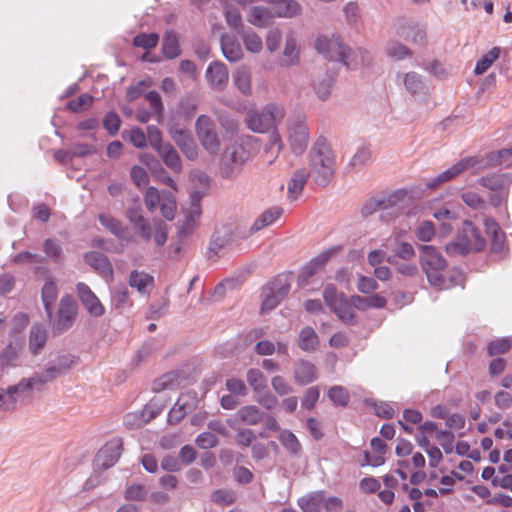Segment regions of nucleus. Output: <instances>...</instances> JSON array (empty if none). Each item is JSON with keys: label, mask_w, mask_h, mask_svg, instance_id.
Wrapping results in <instances>:
<instances>
[{"label": "nucleus", "mask_w": 512, "mask_h": 512, "mask_svg": "<svg viewBox=\"0 0 512 512\" xmlns=\"http://www.w3.org/2000/svg\"><path fill=\"white\" fill-rule=\"evenodd\" d=\"M315 48L326 59L341 62L350 69H356L368 59L366 51L362 49L351 50L343 44L340 36L335 34L318 36L315 41Z\"/></svg>", "instance_id": "1"}, {"label": "nucleus", "mask_w": 512, "mask_h": 512, "mask_svg": "<svg viewBox=\"0 0 512 512\" xmlns=\"http://www.w3.org/2000/svg\"><path fill=\"white\" fill-rule=\"evenodd\" d=\"M126 217L130 222L136 235L144 242L153 239L158 247H162L168 238V226L160 220L154 219L151 222L143 214L142 206L138 200H135L126 210Z\"/></svg>", "instance_id": "2"}, {"label": "nucleus", "mask_w": 512, "mask_h": 512, "mask_svg": "<svg viewBox=\"0 0 512 512\" xmlns=\"http://www.w3.org/2000/svg\"><path fill=\"white\" fill-rule=\"evenodd\" d=\"M286 116L285 106L280 102H268L261 109H249L244 117L248 130L266 134L278 130Z\"/></svg>", "instance_id": "3"}, {"label": "nucleus", "mask_w": 512, "mask_h": 512, "mask_svg": "<svg viewBox=\"0 0 512 512\" xmlns=\"http://www.w3.org/2000/svg\"><path fill=\"white\" fill-rule=\"evenodd\" d=\"M309 164L317 184L325 186L334 174L335 158L330 145L319 138L309 153Z\"/></svg>", "instance_id": "4"}, {"label": "nucleus", "mask_w": 512, "mask_h": 512, "mask_svg": "<svg viewBox=\"0 0 512 512\" xmlns=\"http://www.w3.org/2000/svg\"><path fill=\"white\" fill-rule=\"evenodd\" d=\"M260 140L256 137H248L245 142H234L224 150L220 158V172L226 179L236 177L244 164L250 160L249 145H258Z\"/></svg>", "instance_id": "5"}, {"label": "nucleus", "mask_w": 512, "mask_h": 512, "mask_svg": "<svg viewBox=\"0 0 512 512\" xmlns=\"http://www.w3.org/2000/svg\"><path fill=\"white\" fill-rule=\"evenodd\" d=\"M485 245V239L473 223L464 221L457 239L446 245V252L451 255H466L471 251H481Z\"/></svg>", "instance_id": "6"}, {"label": "nucleus", "mask_w": 512, "mask_h": 512, "mask_svg": "<svg viewBox=\"0 0 512 512\" xmlns=\"http://www.w3.org/2000/svg\"><path fill=\"white\" fill-rule=\"evenodd\" d=\"M420 263L430 285L436 288L444 285V272L447 263L434 246H421Z\"/></svg>", "instance_id": "7"}, {"label": "nucleus", "mask_w": 512, "mask_h": 512, "mask_svg": "<svg viewBox=\"0 0 512 512\" xmlns=\"http://www.w3.org/2000/svg\"><path fill=\"white\" fill-rule=\"evenodd\" d=\"M196 136L203 149L211 155L221 150L220 131L215 121L208 115H199L195 122Z\"/></svg>", "instance_id": "8"}, {"label": "nucleus", "mask_w": 512, "mask_h": 512, "mask_svg": "<svg viewBox=\"0 0 512 512\" xmlns=\"http://www.w3.org/2000/svg\"><path fill=\"white\" fill-rule=\"evenodd\" d=\"M287 141L293 154L302 155L308 146L309 128L304 115L288 118L286 122Z\"/></svg>", "instance_id": "9"}, {"label": "nucleus", "mask_w": 512, "mask_h": 512, "mask_svg": "<svg viewBox=\"0 0 512 512\" xmlns=\"http://www.w3.org/2000/svg\"><path fill=\"white\" fill-rule=\"evenodd\" d=\"M480 161L476 157H467L459 160L447 170L441 172L430 180H427L426 187L428 189H436L446 182H449L462 174L463 172L475 168Z\"/></svg>", "instance_id": "10"}, {"label": "nucleus", "mask_w": 512, "mask_h": 512, "mask_svg": "<svg viewBox=\"0 0 512 512\" xmlns=\"http://www.w3.org/2000/svg\"><path fill=\"white\" fill-rule=\"evenodd\" d=\"M123 448L120 438L108 441L96 454L94 465L96 469H108L119 460Z\"/></svg>", "instance_id": "11"}, {"label": "nucleus", "mask_w": 512, "mask_h": 512, "mask_svg": "<svg viewBox=\"0 0 512 512\" xmlns=\"http://www.w3.org/2000/svg\"><path fill=\"white\" fill-rule=\"evenodd\" d=\"M237 242L234 233L230 227H221L217 229L211 238L209 244V253L220 257L236 248Z\"/></svg>", "instance_id": "12"}, {"label": "nucleus", "mask_w": 512, "mask_h": 512, "mask_svg": "<svg viewBox=\"0 0 512 512\" xmlns=\"http://www.w3.org/2000/svg\"><path fill=\"white\" fill-rule=\"evenodd\" d=\"M406 196V191L397 190L388 196L371 198L362 207L361 213L363 216H368L379 210H387L396 206Z\"/></svg>", "instance_id": "13"}, {"label": "nucleus", "mask_w": 512, "mask_h": 512, "mask_svg": "<svg viewBox=\"0 0 512 512\" xmlns=\"http://www.w3.org/2000/svg\"><path fill=\"white\" fill-rule=\"evenodd\" d=\"M205 78L211 89L216 91L225 90L229 80V71L226 64L221 61L211 62L206 69Z\"/></svg>", "instance_id": "14"}, {"label": "nucleus", "mask_w": 512, "mask_h": 512, "mask_svg": "<svg viewBox=\"0 0 512 512\" xmlns=\"http://www.w3.org/2000/svg\"><path fill=\"white\" fill-rule=\"evenodd\" d=\"M76 317V307L69 296L63 297L60 301L58 317L53 324V331L57 334L69 329Z\"/></svg>", "instance_id": "15"}, {"label": "nucleus", "mask_w": 512, "mask_h": 512, "mask_svg": "<svg viewBox=\"0 0 512 512\" xmlns=\"http://www.w3.org/2000/svg\"><path fill=\"white\" fill-rule=\"evenodd\" d=\"M196 402L197 397L195 393L188 392L181 394L168 413V422L171 424L178 423L194 409Z\"/></svg>", "instance_id": "16"}, {"label": "nucleus", "mask_w": 512, "mask_h": 512, "mask_svg": "<svg viewBox=\"0 0 512 512\" xmlns=\"http://www.w3.org/2000/svg\"><path fill=\"white\" fill-rule=\"evenodd\" d=\"M76 291L81 303L90 315L100 317L105 313L104 306L88 285L80 282L76 286Z\"/></svg>", "instance_id": "17"}, {"label": "nucleus", "mask_w": 512, "mask_h": 512, "mask_svg": "<svg viewBox=\"0 0 512 512\" xmlns=\"http://www.w3.org/2000/svg\"><path fill=\"white\" fill-rule=\"evenodd\" d=\"M405 90L414 97H425L429 94V86L424 81L423 77L417 72L410 71L397 76Z\"/></svg>", "instance_id": "18"}, {"label": "nucleus", "mask_w": 512, "mask_h": 512, "mask_svg": "<svg viewBox=\"0 0 512 512\" xmlns=\"http://www.w3.org/2000/svg\"><path fill=\"white\" fill-rule=\"evenodd\" d=\"M396 33L413 44L424 45L426 43V30L416 22L404 21L399 23L396 27Z\"/></svg>", "instance_id": "19"}, {"label": "nucleus", "mask_w": 512, "mask_h": 512, "mask_svg": "<svg viewBox=\"0 0 512 512\" xmlns=\"http://www.w3.org/2000/svg\"><path fill=\"white\" fill-rule=\"evenodd\" d=\"M309 176L310 171L304 167L293 171L287 182V197L289 200L295 201L300 197Z\"/></svg>", "instance_id": "20"}, {"label": "nucleus", "mask_w": 512, "mask_h": 512, "mask_svg": "<svg viewBox=\"0 0 512 512\" xmlns=\"http://www.w3.org/2000/svg\"><path fill=\"white\" fill-rule=\"evenodd\" d=\"M300 48L298 46L295 32L290 30L285 36V45L283 50L282 66L290 67L299 64Z\"/></svg>", "instance_id": "21"}, {"label": "nucleus", "mask_w": 512, "mask_h": 512, "mask_svg": "<svg viewBox=\"0 0 512 512\" xmlns=\"http://www.w3.org/2000/svg\"><path fill=\"white\" fill-rule=\"evenodd\" d=\"M220 44L223 56L229 62H238L243 58V49L236 36L223 34L221 36Z\"/></svg>", "instance_id": "22"}, {"label": "nucleus", "mask_w": 512, "mask_h": 512, "mask_svg": "<svg viewBox=\"0 0 512 512\" xmlns=\"http://www.w3.org/2000/svg\"><path fill=\"white\" fill-rule=\"evenodd\" d=\"M273 18H275V16L272 9L259 5L250 7L246 14V20L251 25L258 28L269 26Z\"/></svg>", "instance_id": "23"}, {"label": "nucleus", "mask_w": 512, "mask_h": 512, "mask_svg": "<svg viewBox=\"0 0 512 512\" xmlns=\"http://www.w3.org/2000/svg\"><path fill=\"white\" fill-rule=\"evenodd\" d=\"M85 262L103 277H112L113 267L106 255L91 251L84 255Z\"/></svg>", "instance_id": "24"}, {"label": "nucleus", "mask_w": 512, "mask_h": 512, "mask_svg": "<svg viewBox=\"0 0 512 512\" xmlns=\"http://www.w3.org/2000/svg\"><path fill=\"white\" fill-rule=\"evenodd\" d=\"M340 250V247H332L310 260L302 269L300 277L308 279L313 276L319 269H321L328 260Z\"/></svg>", "instance_id": "25"}, {"label": "nucleus", "mask_w": 512, "mask_h": 512, "mask_svg": "<svg viewBox=\"0 0 512 512\" xmlns=\"http://www.w3.org/2000/svg\"><path fill=\"white\" fill-rule=\"evenodd\" d=\"M294 380L299 385H307L317 379L315 365L307 360H299L294 366Z\"/></svg>", "instance_id": "26"}, {"label": "nucleus", "mask_w": 512, "mask_h": 512, "mask_svg": "<svg viewBox=\"0 0 512 512\" xmlns=\"http://www.w3.org/2000/svg\"><path fill=\"white\" fill-rule=\"evenodd\" d=\"M34 389L40 390L37 383L34 382L33 376L30 378H23L16 385L8 387V389L5 391L8 395L11 396L12 409L15 407L17 401L22 400L28 396L29 393Z\"/></svg>", "instance_id": "27"}, {"label": "nucleus", "mask_w": 512, "mask_h": 512, "mask_svg": "<svg viewBox=\"0 0 512 512\" xmlns=\"http://www.w3.org/2000/svg\"><path fill=\"white\" fill-rule=\"evenodd\" d=\"M129 285L139 294L147 295L154 288V277L144 271L132 270L129 275Z\"/></svg>", "instance_id": "28"}, {"label": "nucleus", "mask_w": 512, "mask_h": 512, "mask_svg": "<svg viewBox=\"0 0 512 512\" xmlns=\"http://www.w3.org/2000/svg\"><path fill=\"white\" fill-rule=\"evenodd\" d=\"M23 344L24 338L22 336H12L9 344L0 355L1 364L5 366H14L23 347Z\"/></svg>", "instance_id": "29"}, {"label": "nucleus", "mask_w": 512, "mask_h": 512, "mask_svg": "<svg viewBox=\"0 0 512 512\" xmlns=\"http://www.w3.org/2000/svg\"><path fill=\"white\" fill-rule=\"evenodd\" d=\"M99 222L102 226H104L107 230H109L116 237L126 240L133 241L134 238L132 235H129L127 227H125L121 221L114 218L108 214H100Z\"/></svg>", "instance_id": "30"}, {"label": "nucleus", "mask_w": 512, "mask_h": 512, "mask_svg": "<svg viewBox=\"0 0 512 512\" xmlns=\"http://www.w3.org/2000/svg\"><path fill=\"white\" fill-rule=\"evenodd\" d=\"M232 80L238 91L244 96L252 93L251 70L246 65H241L235 69Z\"/></svg>", "instance_id": "31"}, {"label": "nucleus", "mask_w": 512, "mask_h": 512, "mask_svg": "<svg viewBox=\"0 0 512 512\" xmlns=\"http://www.w3.org/2000/svg\"><path fill=\"white\" fill-rule=\"evenodd\" d=\"M487 234L491 237V250L494 253H501L504 250V233L499 229L493 219L484 221Z\"/></svg>", "instance_id": "32"}, {"label": "nucleus", "mask_w": 512, "mask_h": 512, "mask_svg": "<svg viewBox=\"0 0 512 512\" xmlns=\"http://www.w3.org/2000/svg\"><path fill=\"white\" fill-rule=\"evenodd\" d=\"M47 342V331L41 324H34L30 331L29 336V349L37 355L45 346Z\"/></svg>", "instance_id": "33"}, {"label": "nucleus", "mask_w": 512, "mask_h": 512, "mask_svg": "<svg viewBox=\"0 0 512 512\" xmlns=\"http://www.w3.org/2000/svg\"><path fill=\"white\" fill-rule=\"evenodd\" d=\"M272 12L277 18H294L302 13V6L297 0H283Z\"/></svg>", "instance_id": "34"}, {"label": "nucleus", "mask_w": 512, "mask_h": 512, "mask_svg": "<svg viewBox=\"0 0 512 512\" xmlns=\"http://www.w3.org/2000/svg\"><path fill=\"white\" fill-rule=\"evenodd\" d=\"M512 182V177L509 174H492L482 177L479 180L480 185L493 191H503Z\"/></svg>", "instance_id": "35"}, {"label": "nucleus", "mask_w": 512, "mask_h": 512, "mask_svg": "<svg viewBox=\"0 0 512 512\" xmlns=\"http://www.w3.org/2000/svg\"><path fill=\"white\" fill-rule=\"evenodd\" d=\"M323 504L324 492L322 491L313 492L298 500V505L303 512H321Z\"/></svg>", "instance_id": "36"}, {"label": "nucleus", "mask_w": 512, "mask_h": 512, "mask_svg": "<svg viewBox=\"0 0 512 512\" xmlns=\"http://www.w3.org/2000/svg\"><path fill=\"white\" fill-rule=\"evenodd\" d=\"M180 383V374L178 372L171 371L157 378L153 382L152 390L157 393L164 390H174L179 387Z\"/></svg>", "instance_id": "37"}, {"label": "nucleus", "mask_w": 512, "mask_h": 512, "mask_svg": "<svg viewBox=\"0 0 512 512\" xmlns=\"http://www.w3.org/2000/svg\"><path fill=\"white\" fill-rule=\"evenodd\" d=\"M283 213V209L279 207H272L264 211L250 227L251 232H257L261 229L273 224Z\"/></svg>", "instance_id": "38"}, {"label": "nucleus", "mask_w": 512, "mask_h": 512, "mask_svg": "<svg viewBox=\"0 0 512 512\" xmlns=\"http://www.w3.org/2000/svg\"><path fill=\"white\" fill-rule=\"evenodd\" d=\"M158 154L162 158L163 162L167 167L175 172H178L182 168L181 159L170 143H165L162 148L157 150Z\"/></svg>", "instance_id": "39"}, {"label": "nucleus", "mask_w": 512, "mask_h": 512, "mask_svg": "<svg viewBox=\"0 0 512 512\" xmlns=\"http://www.w3.org/2000/svg\"><path fill=\"white\" fill-rule=\"evenodd\" d=\"M332 84L333 78L327 73L320 75L313 80L312 87L318 99L325 101L329 98Z\"/></svg>", "instance_id": "40"}, {"label": "nucleus", "mask_w": 512, "mask_h": 512, "mask_svg": "<svg viewBox=\"0 0 512 512\" xmlns=\"http://www.w3.org/2000/svg\"><path fill=\"white\" fill-rule=\"evenodd\" d=\"M298 345L303 351H314L319 345V338L315 330L310 327H304L299 333Z\"/></svg>", "instance_id": "41"}, {"label": "nucleus", "mask_w": 512, "mask_h": 512, "mask_svg": "<svg viewBox=\"0 0 512 512\" xmlns=\"http://www.w3.org/2000/svg\"><path fill=\"white\" fill-rule=\"evenodd\" d=\"M162 52L168 59H174L181 54L177 34L173 31H167L164 34L162 42Z\"/></svg>", "instance_id": "42"}, {"label": "nucleus", "mask_w": 512, "mask_h": 512, "mask_svg": "<svg viewBox=\"0 0 512 512\" xmlns=\"http://www.w3.org/2000/svg\"><path fill=\"white\" fill-rule=\"evenodd\" d=\"M283 147L284 144L279 130L269 132L268 141L264 146V152L271 154V159L268 161L269 164H272L278 158Z\"/></svg>", "instance_id": "43"}, {"label": "nucleus", "mask_w": 512, "mask_h": 512, "mask_svg": "<svg viewBox=\"0 0 512 512\" xmlns=\"http://www.w3.org/2000/svg\"><path fill=\"white\" fill-rule=\"evenodd\" d=\"M238 418L247 425H256L263 420L264 413L254 405H247L237 412Z\"/></svg>", "instance_id": "44"}, {"label": "nucleus", "mask_w": 512, "mask_h": 512, "mask_svg": "<svg viewBox=\"0 0 512 512\" xmlns=\"http://www.w3.org/2000/svg\"><path fill=\"white\" fill-rule=\"evenodd\" d=\"M111 304L112 307L118 311H122L132 306L128 289L125 286L115 287L112 290Z\"/></svg>", "instance_id": "45"}, {"label": "nucleus", "mask_w": 512, "mask_h": 512, "mask_svg": "<svg viewBox=\"0 0 512 512\" xmlns=\"http://www.w3.org/2000/svg\"><path fill=\"white\" fill-rule=\"evenodd\" d=\"M385 52L389 58L395 61H401L413 55L412 50L396 40H391L387 43Z\"/></svg>", "instance_id": "46"}, {"label": "nucleus", "mask_w": 512, "mask_h": 512, "mask_svg": "<svg viewBox=\"0 0 512 512\" xmlns=\"http://www.w3.org/2000/svg\"><path fill=\"white\" fill-rule=\"evenodd\" d=\"M199 105V99L196 95H185L180 99L179 102V114L182 115L186 120L193 118Z\"/></svg>", "instance_id": "47"}, {"label": "nucleus", "mask_w": 512, "mask_h": 512, "mask_svg": "<svg viewBox=\"0 0 512 512\" xmlns=\"http://www.w3.org/2000/svg\"><path fill=\"white\" fill-rule=\"evenodd\" d=\"M163 200L159 206L161 215L168 221H172L176 214L177 204L174 195L167 190H163Z\"/></svg>", "instance_id": "48"}, {"label": "nucleus", "mask_w": 512, "mask_h": 512, "mask_svg": "<svg viewBox=\"0 0 512 512\" xmlns=\"http://www.w3.org/2000/svg\"><path fill=\"white\" fill-rule=\"evenodd\" d=\"M486 165H504L507 167L512 166V148H505L496 152H491L486 157Z\"/></svg>", "instance_id": "49"}, {"label": "nucleus", "mask_w": 512, "mask_h": 512, "mask_svg": "<svg viewBox=\"0 0 512 512\" xmlns=\"http://www.w3.org/2000/svg\"><path fill=\"white\" fill-rule=\"evenodd\" d=\"M500 52L501 50L499 47H493L490 51L484 54L481 57V59L477 61L474 73L476 75H481L485 73L492 66V64L499 58Z\"/></svg>", "instance_id": "50"}, {"label": "nucleus", "mask_w": 512, "mask_h": 512, "mask_svg": "<svg viewBox=\"0 0 512 512\" xmlns=\"http://www.w3.org/2000/svg\"><path fill=\"white\" fill-rule=\"evenodd\" d=\"M57 287L53 281H47L42 288V300L49 318L52 316V309L57 298Z\"/></svg>", "instance_id": "51"}, {"label": "nucleus", "mask_w": 512, "mask_h": 512, "mask_svg": "<svg viewBox=\"0 0 512 512\" xmlns=\"http://www.w3.org/2000/svg\"><path fill=\"white\" fill-rule=\"evenodd\" d=\"M279 441L284 448L292 455L298 456L301 452V444L294 433L289 430H281Z\"/></svg>", "instance_id": "52"}, {"label": "nucleus", "mask_w": 512, "mask_h": 512, "mask_svg": "<svg viewBox=\"0 0 512 512\" xmlns=\"http://www.w3.org/2000/svg\"><path fill=\"white\" fill-rule=\"evenodd\" d=\"M241 37H242L243 43H244L247 51L256 54L262 50V48H263L262 39L253 30L249 29V30L243 31L241 33Z\"/></svg>", "instance_id": "53"}, {"label": "nucleus", "mask_w": 512, "mask_h": 512, "mask_svg": "<svg viewBox=\"0 0 512 512\" xmlns=\"http://www.w3.org/2000/svg\"><path fill=\"white\" fill-rule=\"evenodd\" d=\"M201 215H195L191 210L187 209L185 212V219L179 226V238L189 236L198 226L199 218Z\"/></svg>", "instance_id": "54"}, {"label": "nucleus", "mask_w": 512, "mask_h": 512, "mask_svg": "<svg viewBox=\"0 0 512 512\" xmlns=\"http://www.w3.org/2000/svg\"><path fill=\"white\" fill-rule=\"evenodd\" d=\"M332 311L342 322L346 324H352L354 322V307L351 301H348L347 298L338 304Z\"/></svg>", "instance_id": "55"}, {"label": "nucleus", "mask_w": 512, "mask_h": 512, "mask_svg": "<svg viewBox=\"0 0 512 512\" xmlns=\"http://www.w3.org/2000/svg\"><path fill=\"white\" fill-rule=\"evenodd\" d=\"M163 191H158L155 187H148L144 195V203L148 212H154L163 200Z\"/></svg>", "instance_id": "56"}, {"label": "nucleus", "mask_w": 512, "mask_h": 512, "mask_svg": "<svg viewBox=\"0 0 512 512\" xmlns=\"http://www.w3.org/2000/svg\"><path fill=\"white\" fill-rule=\"evenodd\" d=\"M62 373L56 368L51 362L43 372L37 373L33 376L34 382L37 383L39 389H41L46 383L58 378Z\"/></svg>", "instance_id": "57"}, {"label": "nucleus", "mask_w": 512, "mask_h": 512, "mask_svg": "<svg viewBox=\"0 0 512 512\" xmlns=\"http://www.w3.org/2000/svg\"><path fill=\"white\" fill-rule=\"evenodd\" d=\"M145 98L153 109L157 122L161 123L164 118V106L160 94L156 91H149Z\"/></svg>", "instance_id": "58"}, {"label": "nucleus", "mask_w": 512, "mask_h": 512, "mask_svg": "<svg viewBox=\"0 0 512 512\" xmlns=\"http://www.w3.org/2000/svg\"><path fill=\"white\" fill-rule=\"evenodd\" d=\"M267 289L284 299L290 290V283L286 276L280 275L269 283Z\"/></svg>", "instance_id": "59"}, {"label": "nucleus", "mask_w": 512, "mask_h": 512, "mask_svg": "<svg viewBox=\"0 0 512 512\" xmlns=\"http://www.w3.org/2000/svg\"><path fill=\"white\" fill-rule=\"evenodd\" d=\"M147 410L141 411L139 414L137 413H129L124 418V423L126 426L130 428H139L148 423L151 419L155 417V414L150 413L148 417H146Z\"/></svg>", "instance_id": "60"}, {"label": "nucleus", "mask_w": 512, "mask_h": 512, "mask_svg": "<svg viewBox=\"0 0 512 512\" xmlns=\"http://www.w3.org/2000/svg\"><path fill=\"white\" fill-rule=\"evenodd\" d=\"M328 397L336 406H346L350 397L348 391L343 386H333L328 390Z\"/></svg>", "instance_id": "61"}, {"label": "nucleus", "mask_w": 512, "mask_h": 512, "mask_svg": "<svg viewBox=\"0 0 512 512\" xmlns=\"http://www.w3.org/2000/svg\"><path fill=\"white\" fill-rule=\"evenodd\" d=\"M225 19L228 25L233 28L237 33L243 27V21L240 11L231 5H225Z\"/></svg>", "instance_id": "62"}, {"label": "nucleus", "mask_w": 512, "mask_h": 512, "mask_svg": "<svg viewBox=\"0 0 512 512\" xmlns=\"http://www.w3.org/2000/svg\"><path fill=\"white\" fill-rule=\"evenodd\" d=\"M246 378L255 392H260L266 388V379L259 369H249Z\"/></svg>", "instance_id": "63"}, {"label": "nucleus", "mask_w": 512, "mask_h": 512, "mask_svg": "<svg viewBox=\"0 0 512 512\" xmlns=\"http://www.w3.org/2000/svg\"><path fill=\"white\" fill-rule=\"evenodd\" d=\"M159 41V36L156 33H141L134 37L133 45L143 49L154 48Z\"/></svg>", "instance_id": "64"}]
</instances>
